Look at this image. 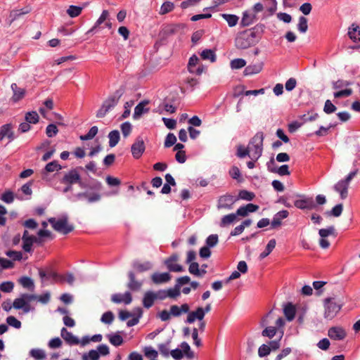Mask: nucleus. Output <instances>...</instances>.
Here are the masks:
<instances>
[{"label":"nucleus","instance_id":"1","mask_svg":"<svg viewBox=\"0 0 360 360\" xmlns=\"http://www.w3.org/2000/svg\"><path fill=\"white\" fill-rule=\"evenodd\" d=\"M264 26L257 25L251 29L240 32L235 39V46L239 49H247L256 45L262 37Z\"/></svg>","mask_w":360,"mask_h":360},{"label":"nucleus","instance_id":"2","mask_svg":"<svg viewBox=\"0 0 360 360\" xmlns=\"http://www.w3.org/2000/svg\"><path fill=\"white\" fill-rule=\"evenodd\" d=\"M264 135L262 131H259L250 140L248 148L250 154L249 157L251 160L257 161L263 153V141Z\"/></svg>","mask_w":360,"mask_h":360},{"label":"nucleus","instance_id":"3","mask_svg":"<svg viewBox=\"0 0 360 360\" xmlns=\"http://www.w3.org/2000/svg\"><path fill=\"white\" fill-rule=\"evenodd\" d=\"M123 94L124 89H119L112 95L109 96L98 110L96 117L98 118L104 117L110 110L117 105Z\"/></svg>","mask_w":360,"mask_h":360},{"label":"nucleus","instance_id":"4","mask_svg":"<svg viewBox=\"0 0 360 360\" xmlns=\"http://www.w3.org/2000/svg\"><path fill=\"white\" fill-rule=\"evenodd\" d=\"M48 221L55 231L64 235L68 234L74 230L73 225L68 224V217L67 216H63L58 220L54 217H51Z\"/></svg>","mask_w":360,"mask_h":360},{"label":"nucleus","instance_id":"5","mask_svg":"<svg viewBox=\"0 0 360 360\" xmlns=\"http://www.w3.org/2000/svg\"><path fill=\"white\" fill-rule=\"evenodd\" d=\"M80 174L77 169H72L64 174L60 179V183L65 186L63 189V193H65L72 191V185L77 184L79 180Z\"/></svg>","mask_w":360,"mask_h":360},{"label":"nucleus","instance_id":"6","mask_svg":"<svg viewBox=\"0 0 360 360\" xmlns=\"http://www.w3.org/2000/svg\"><path fill=\"white\" fill-rule=\"evenodd\" d=\"M324 318L328 320L333 319L340 311L342 304L336 302L334 298L328 297L324 300Z\"/></svg>","mask_w":360,"mask_h":360},{"label":"nucleus","instance_id":"7","mask_svg":"<svg viewBox=\"0 0 360 360\" xmlns=\"http://www.w3.org/2000/svg\"><path fill=\"white\" fill-rule=\"evenodd\" d=\"M237 200L238 198H235L231 194L221 195L217 201V209L231 210L232 209L233 204Z\"/></svg>","mask_w":360,"mask_h":360},{"label":"nucleus","instance_id":"8","mask_svg":"<svg viewBox=\"0 0 360 360\" xmlns=\"http://www.w3.org/2000/svg\"><path fill=\"white\" fill-rule=\"evenodd\" d=\"M179 260V255L177 254H173L168 258H167L164 263L169 271L172 272H181L184 271V268L181 265L176 264Z\"/></svg>","mask_w":360,"mask_h":360},{"label":"nucleus","instance_id":"9","mask_svg":"<svg viewBox=\"0 0 360 360\" xmlns=\"http://www.w3.org/2000/svg\"><path fill=\"white\" fill-rule=\"evenodd\" d=\"M302 198L297 200L294 202V205L300 210H313L316 208V205L314 201L313 198L306 197L304 195H300Z\"/></svg>","mask_w":360,"mask_h":360},{"label":"nucleus","instance_id":"10","mask_svg":"<svg viewBox=\"0 0 360 360\" xmlns=\"http://www.w3.org/2000/svg\"><path fill=\"white\" fill-rule=\"evenodd\" d=\"M328 337L333 340H342L347 336L345 330L340 326H333L328 330Z\"/></svg>","mask_w":360,"mask_h":360},{"label":"nucleus","instance_id":"11","mask_svg":"<svg viewBox=\"0 0 360 360\" xmlns=\"http://www.w3.org/2000/svg\"><path fill=\"white\" fill-rule=\"evenodd\" d=\"M145 143L142 139L138 138L132 144L131 151L133 157L135 159H139L141 157L145 151Z\"/></svg>","mask_w":360,"mask_h":360},{"label":"nucleus","instance_id":"12","mask_svg":"<svg viewBox=\"0 0 360 360\" xmlns=\"http://www.w3.org/2000/svg\"><path fill=\"white\" fill-rule=\"evenodd\" d=\"M35 295L27 293L22 294L20 297L14 300L13 307L15 309H22L24 308L25 304L27 301H33L35 300Z\"/></svg>","mask_w":360,"mask_h":360},{"label":"nucleus","instance_id":"13","mask_svg":"<svg viewBox=\"0 0 360 360\" xmlns=\"http://www.w3.org/2000/svg\"><path fill=\"white\" fill-rule=\"evenodd\" d=\"M75 198L77 200L86 198L89 203H93L101 200V195L98 193L80 192L75 195Z\"/></svg>","mask_w":360,"mask_h":360},{"label":"nucleus","instance_id":"14","mask_svg":"<svg viewBox=\"0 0 360 360\" xmlns=\"http://www.w3.org/2000/svg\"><path fill=\"white\" fill-rule=\"evenodd\" d=\"M30 11H31V8L29 6H26V7L20 8V9L12 10L10 12L8 18L7 20V22H8V25H11L15 20L18 19L22 15L30 13Z\"/></svg>","mask_w":360,"mask_h":360},{"label":"nucleus","instance_id":"15","mask_svg":"<svg viewBox=\"0 0 360 360\" xmlns=\"http://www.w3.org/2000/svg\"><path fill=\"white\" fill-rule=\"evenodd\" d=\"M111 300L116 304L124 303L125 304H129L132 301V297L131 292L127 291L124 294H113L111 296Z\"/></svg>","mask_w":360,"mask_h":360},{"label":"nucleus","instance_id":"16","mask_svg":"<svg viewBox=\"0 0 360 360\" xmlns=\"http://www.w3.org/2000/svg\"><path fill=\"white\" fill-rule=\"evenodd\" d=\"M13 127L11 124H6L0 127V141H2L5 137H7L9 141H12L15 139L13 131Z\"/></svg>","mask_w":360,"mask_h":360},{"label":"nucleus","instance_id":"17","mask_svg":"<svg viewBox=\"0 0 360 360\" xmlns=\"http://www.w3.org/2000/svg\"><path fill=\"white\" fill-rule=\"evenodd\" d=\"M149 103V101L147 100H144L141 101L134 108V112L133 115V118L134 120H137L141 117V116L143 113H147L149 112L150 109L148 108H146V106Z\"/></svg>","mask_w":360,"mask_h":360},{"label":"nucleus","instance_id":"18","mask_svg":"<svg viewBox=\"0 0 360 360\" xmlns=\"http://www.w3.org/2000/svg\"><path fill=\"white\" fill-rule=\"evenodd\" d=\"M129 281L127 283V288L132 291H138L141 289L143 282L136 280L135 274L133 271L128 273Z\"/></svg>","mask_w":360,"mask_h":360},{"label":"nucleus","instance_id":"19","mask_svg":"<svg viewBox=\"0 0 360 360\" xmlns=\"http://www.w3.org/2000/svg\"><path fill=\"white\" fill-rule=\"evenodd\" d=\"M61 337L65 341L70 345H76L79 343V340L74 336L72 333L68 331L65 328H63L60 331Z\"/></svg>","mask_w":360,"mask_h":360},{"label":"nucleus","instance_id":"20","mask_svg":"<svg viewBox=\"0 0 360 360\" xmlns=\"http://www.w3.org/2000/svg\"><path fill=\"white\" fill-rule=\"evenodd\" d=\"M334 190L340 193L341 199L344 200L347 198L348 195L349 185L344 182L342 180H340L333 186Z\"/></svg>","mask_w":360,"mask_h":360},{"label":"nucleus","instance_id":"21","mask_svg":"<svg viewBox=\"0 0 360 360\" xmlns=\"http://www.w3.org/2000/svg\"><path fill=\"white\" fill-rule=\"evenodd\" d=\"M151 280L155 284L165 283L171 280V275L167 272H155L151 276Z\"/></svg>","mask_w":360,"mask_h":360},{"label":"nucleus","instance_id":"22","mask_svg":"<svg viewBox=\"0 0 360 360\" xmlns=\"http://www.w3.org/2000/svg\"><path fill=\"white\" fill-rule=\"evenodd\" d=\"M204 311L202 307H198L195 311L188 313L186 322L188 323H193L195 320L202 321L204 319Z\"/></svg>","mask_w":360,"mask_h":360},{"label":"nucleus","instance_id":"23","mask_svg":"<svg viewBox=\"0 0 360 360\" xmlns=\"http://www.w3.org/2000/svg\"><path fill=\"white\" fill-rule=\"evenodd\" d=\"M274 163L275 162L273 158H271L270 161L267 163V167L270 172L274 173H278L281 176L290 174V172L289 171V167L288 165H281L278 169H271L270 165H274Z\"/></svg>","mask_w":360,"mask_h":360},{"label":"nucleus","instance_id":"24","mask_svg":"<svg viewBox=\"0 0 360 360\" xmlns=\"http://www.w3.org/2000/svg\"><path fill=\"white\" fill-rule=\"evenodd\" d=\"M349 39L354 42H358L360 41V28L356 23H352L348 29L347 33Z\"/></svg>","mask_w":360,"mask_h":360},{"label":"nucleus","instance_id":"25","mask_svg":"<svg viewBox=\"0 0 360 360\" xmlns=\"http://www.w3.org/2000/svg\"><path fill=\"white\" fill-rule=\"evenodd\" d=\"M289 212L287 210H281L277 212L271 222L272 228H277L281 225V220L288 217Z\"/></svg>","mask_w":360,"mask_h":360},{"label":"nucleus","instance_id":"26","mask_svg":"<svg viewBox=\"0 0 360 360\" xmlns=\"http://www.w3.org/2000/svg\"><path fill=\"white\" fill-rule=\"evenodd\" d=\"M283 313L288 321H292L295 318L296 309L291 302H288L284 305Z\"/></svg>","mask_w":360,"mask_h":360},{"label":"nucleus","instance_id":"27","mask_svg":"<svg viewBox=\"0 0 360 360\" xmlns=\"http://www.w3.org/2000/svg\"><path fill=\"white\" fill-rule=\"evenodd\" d=\"M262 68L263 63L262 62L253 65H250L245 68L244 70V74L245 75L257 74L262 71Z\"/></svg>","mask_w":360,"mask_h":360},{"label":"nucleus","instance_id":"28","mask_svg":"<svg viewBox=\"0 0 360 360\" xmlns=\"http://www.w3.org/2000/svg\"><path fill=\"white\" fill-rule=\"evenodd\" d=\"M155 300V296L154 295V292L147 291L143 295V305L145 308L149 309L153 305Z\"/></svg>","mask_w":360,"mask_h":360},{"label":"nucleus","instance_id":"29","mask_svg":"<svg viewBox=\"0 0 360 360\" xmlns=\"http://www.w3.org/2000/svg\"><path fill=\"white\" fill-rule=\"evenodd\" d=\"M11 89L13 91L12 99L14 102H17L24 97L25 94V90L24 89L18 87L15 83L11 84Z\"/></svg>","mask_w":360,"mask_h":360},{"label":"nucleus","instance_id":"30","mask_svg":"<svg viewBox=\"0 0 360 360\" xmlns=\"http://www.w3.org/2000/svg\"><path fill=\"white\" fill-rule=\"evenodd\" d=\"M132 266L136 271L141 273L150 269L152 265L149 262L141 263L139 261H134L132 264Z\"/></svg>","mask_w":360,"mask_h":360},{"label":"nucleus","instance_id":"31","mask_svg":"<svg viewBox=\"0 0 360 360\" xmlns=\"http://www.w3.org/2000/svg\"><path fill=\"white\" fill-rule=\"evenodd\" d=\"M237 219L236 213L229 214L224 216L220 221V226L224 227L233 223Z\"/></svg>","mask_w":360,"mask_h":360},{"label":"nucleus","instance_id":"32","mask_svg":"<svg viewBox=\"0 0 360 360\" xmlns=\"http://www.w3.org/2000/svg\"><path fill=\"white\" fill-rule=\"evenodd\" d=\"M276 244V240L271 239L269 241L267 245L266 246L265 250L259 255V259H263L265 257H266L275 248Z\"/></svg>","mask_w":360,"mask_h":360},{"label":"nucleus","instance_id":"33","mask_svg":"<svg viewBox=\"0 0 360 360\" xmlns=\"http://www.w3.org/2000/svg\"><path fill=\"white\" fill-rule=\"evenodd\" d=\"M109 146L111 148L115 147L119 142L120 136L117 130L111 131L108 134Z\"/></svg>","mask_w":360,"mask_h":360},{"label":"nucleus","instance_id":"34","mask_svg":"<svg viewBox=\"0 0 360 360\" xmlns=\"http://www.w3.org/2000/svg\"><path fill=\"white\" fill-rule=\"evenodd\" d=\"M77 184L79 185V186L81 188H91V189H94V190H98V191L100 190L102 186L101 183L98 181H95L93 183L92 186H89L88 184L85 183L84 181H83L82 180L81 176H79V180L77 182Z\"/></svg>","mask_w":360,"mask_h":360},{"label":"nucleus","instance_id":"35","mask_svg":"<svg viewBox=\"0 0 360 360\" xmlns=\"http://www.w3.org/2000/svg\"><path fill=\"white\" fill-rule=\"evenodd\" d=\"M255 18V15H251L247 11L244 12L240 21V25L243 27H248L254 22Z\"/></svg>","mask_w":360,"mask_h":360},{"label":"nucleus","instance_id":"36","mask_svg":"<svg viewBox=\"0 0 360 360\" xmlns=\"http://www.w3.org/2000/svg\"><path fill=\"white\" fill-rule=\"evenodd\" d=\"M188 271L191 274H193L197 276H201L206 274L205 270L199 269V264L197 262L190 263Z\"/></svg>","mask_w":360,"mask_h":360},{"label":"nucleus","instance_id":"37","mask_svg":"<svg viewBox=\"0 0 360 360\" xmlns=\"http://www.w3.org/2000/svg\"><path fill=\"white\" fill-rule=\"evenodd\" d=\"M22 240V249L26 252H31L32 251V245L36 240V236H32L30 238H25Z\"/></svg>","mask_w":360,"mask_h":360},{"label":"nucleus","instance_id":"38","mask_svg":"<svg viewBox=\"0 0 360 360\" xmlns=\"http://www.w3.org/2000/svg\"><path fill=\"white\" fill-rule=\"evenodd\" d=\"M200 56L203 60H210L212 63L215 62L217 57L214 51L211 49H205L200 53Z\"/></svg>","mask_w":360,"mask_h":360},{"label":"nucleus","instance_id":"39","mask_svg":"<svg viewBox=\"0 0 360 360\" xmlns=\"http://www.w3.org/2000/svg\"><path fill=\"white\" fill-rule=\"evenodd\" d=\"M221 16L227 22L230 27L235 26L238 21V17L233 14L222 13Z\"/></svg>","mask_w":360,"mask_h":360},{"label":"nucleus","instance_id":"40","mask_svg":"<svg viewBox=\"0 0 360 360\" xmlns=\"http://www.w3.org/2000/svg\"><path fill=\"white\" fill-rule=\"evenodd\" d=\"M182 25L181 24H170L163 28V32L167 35L175 34Z\"/></svg>","mask_w":360,"mask_h":360},{"label":"nucleus","instance_id":"41","mask_svg":"<svg viewBox=\"0 0 360 360\" xmlns=\"http://www.w3.org/2000/svg\"><path fill=\"white\" fill-rule=\"evenodd\" d=\"M18 282L23 288L31 290L34 288V282L30 277L22 276L18 280Z\"/></svg>","mask_w":360,"mask_h":360},{"label":"nucleus","instance_id":"42","mask_svg":"<svg viewBox=\"0 0 360 360\" xmlns=\"http://www.w3.org/2000/svg\"><path fill=\"white\" fill-rule=\"evenodd\" d=\"M61 169H62L61 165H59L56 160H54V161H52V162L48 163L46 165L44 170H45V172L49 173V172H53L54 171H58V170H60Z\"/></svg>","mask_w":360,"mask_h":360},{"label":"nucleus","instance_id":"43","mask_svg":"<svg viewBox=\"0 0 360 360\" xmlns=\"http://www.w3.org/2000/svg\"><path fill=\"white\" fill-rule=\"evenodd\" d=\"M82 11V7L71 5L68 8L67 13L71 18H75V17L79 16L81 14Z\"/></svg>","mask_w":360,"mask_h":360},{"label":"nucleus","instance_id":"44","mask_svg":"<svg viewBox=\"0 0 360 360\" xmlns=\"http://www.w3.org/2000/svg\"><path fill=\"white\" fill-rule=\"evenodd\" d=\"M25 121L29 124H36L39 122V117L37 112H28L25 115Z\"/></svg>","mask_w":360,"mask_h":360},{"label":"nucleus","instance_id":"45","mask_svg":"<svg viewBox=\"0 0 360 360\" xmlns=\"http://www.w3.org/2000/svg\"><path fill=\"white\" fill-rule=\"evenodd\" d=\"M174 8V5L172 2L165 1L161 6L159 13L160 15H165L173 11Z\"/></svg>","mask_w":360,"mask_h":360},{"label":"nucleus","instance_id":"46","mask_svg":"<svg viewBox=\"0 0 360 360\" xmlns=\"http://www.w3.org/2000/svg\"><path fill=\"white\" fill-rule=\"evenodd\" d=\"M278 330L276 327L274 326H268L266 327L262 332V335L264 337H267L269 338H272L276 334Z\"/></svg>","mask_w":360,"mask_h":360},{"label":"nucleus","instance_id":"47","mask_svg":"<svg viewBox=\"0 0 360 360\" xmlns=\"http://www.w3.org/2000/svg\"><path fill=\"white\" fill-rule=\"evenodd\" d=\"M108 337L110 342L114 346H120L123 343V338L120 335H108Z\"/></svg>","mask_w":360,"mask_h":360},{"label":"nucleus","instance_id":"48","mask_svg":"<svg viewBox=\"0 0 360 360\" xmlns=\"http://www.w3.org/2000/svg\"><path fill=\"white\" fill-rule=\"evenodd\" d=\"M98 131V127L94 126L89 129L86 134L80 136V139L82 141L91 140L97 134Z\"/></svg>","mask_w":360,"mask_h":360},{"label":"nucleus","instance_id":"49","mask_svg":"<svg viewBox=\"0 0 360 360\" xmlns=\"http://www.w3.org/2000/svg\"><path fill=\"white\" fill-rule=\"evenodd\" d=\"M255 197V195L254 193L248 191L247 190H241L239 191L238 193V198L248 201L252 200Z\"/></svg>","mask_w":360,"mask_h":360},{"label":"nucleus","instance_id":"50","mask_svg":"<svg viewBox=\"0 0 360 360\" xmlns=\"http://www.w3.org/2000/svg\"><path fill=\"white\" fill-rule=\"evenodd\" d=\"M109 16V13L107 10H103L101 15L95 23V25L89 31L93 32L98 26L105 22Z\"/></svg>","mask_w":360,"mask_h":360},{"label":"nucleus","instance_id":"51","mask_svg":"<svg viewBox=\"0 0 360 360\" xmlns=\"http://www.w3.org/2000/svg\"><path fill=\"white\" fill-rule=\"evenodd\" d=\"M343 211V205L342 204H338L335 207L332 208V210L327 212V214L330 216H333L335 217H338L342 214Z\"/></svg>","mask_w":360,"mask_h":360},{"label":"nucleus","instance_id":"52","mask_svg":"<svg viewBox=\"0 0 360 360\" xmlns=\"http://www.w3.org/2000/svg\"><path fill=\"white\" fill-rule=\"evenodd\" d=\"M99 353L94 349L90 350L88 353H84L82 356V360H98Z\"/></svg>","mask_w":360,"mask_h":360},{"label":"nucleus","instance_id":"53","mask_svg":"<svg viewBox=\"0 0 360 360\" xmlns=\"http://www.w3.org/2000/svg\"><path fill=\"white\" fill-rule=\"evenodd\" d=\"M298 30L302 33H305L308 30L307 19L304 16H300L297 25Z\"/></svg>","mask_w":360,"mask_h":360},{"label":"nucleus","instance_id":"54","mask_svg":"<svg viewBox=\"0 0 360 360\" xmlns=\"http://www.w3.org/2000/svg\"><path fill=\"white\" fill-rule=\"evenodd\" d=\"M30 354L31 356L37 360H42L46 358L44 352L39 349H32L30 352Z\"/></svg>","mask_w":360,"mask_h":360},{"label":"nucleus","instance_id":"55","mask_svg":"<svg viewBox=\"0 0 360 360\" xmlns=\"http://www.w3.org/2000/svg\"><path fill=\"white\" fill-rule=\"evenodd\" d=\"M170 342H171V340H169L167 341L166 343H162V344L158 345L159 352H160V354L162 355H163L165 357L169 356V345Z\"/></svg>","mask_w":360,"mask_h":360},{"label":"nucleus","instance_id":"56","mask_svg":"<svg viewBox=\"0 0 360 360\" xmlns=\"http://www.w3.org/2000/svg\"><path fill=\"white\" fill-rule=\"evenodd\" d=\"M6 255L14 261H20L22 259V254L20 251L8 250L6 252Z\"/></svg>","mask_w":360,"mask_h":360},{"label":"nucleus","instance_id":"57","mask_svg":"<svg viewBox=\"0 0 360 360\" xmlns=\"http://www.w3.org/2000/svg\"><path fill=\"white\" fill-rule=\"evenodd\" d=\"M6 323L17 329H19L21 328V322L18 320L15 316H9L6 318Z\"/></svg>","mask_w":360,"mask_h":360},{"label":"nucleus","instance_id":"58","mask_svg":"<svg viewBox=\"0 0 360 360\" xmlns=\"http://www.w3.org/2000/svg\"><path fill=\"white\" fill-rule=\"evenodd\" d=\"M246 61L242 58H236L231 61V67L232 69H240L245 67Z\"/></svg>","mask_w":360,"mask_h":360},{"label":"nucleus","instance_id":"59","mask_svg":"<svg viewBox=\"0 0 360 360\" xmlns=\"http://www.w3.org/2000/svg\"><path fill=\"white\" fill-rule=\"evenodd\" d=\"M176 142V136L172 133H169L165 139V148H169L175 144Z\"/></svg>","mask_w":360,"mask_h":360},{"label":"nucleus","instance_id":"60","mask_svg":"<svg viewBox=\"0 0 360 360\" xmlns=\"http://www.w3.org/2000/svg\"><path fill=\"white\" fill-rule=\"evenodd\" d=\"M14 288V283L12 281H5L0 284V290L4 292H11Z\"/></svg>","mask_w":360,"mask_h":360},{"label":"nucleus","instance_id":"61","mask_svg":"<svg viewBox=\"0 0 360 360\" xmlns=\"http://www.w3.org/2000/svg\"><path fill=\"white\" fill-rule=\"evenodd\" d=\"M58 132V129L56 124H50L46 127V134L48 137H53L55 136Z\"/></svg>","mask_w":360,"mask_h":360},{"label":"nucleus","instance_id":"62","mask_svg":"<svg viewBox=\"0 0 360 360\" xmlns=\"http://www.w3.org/2000/svg\"><path fill=\"white\" fill-rule=\"evenodd\" d=\"M1 200L8 204L13 202L14 200L13 193L11 191H5L1 195Z\"/></svg>","mask_w":360,"mask_h":360},{"label":"nucleus","instance_id":"63","mask_svg":"<svg viewBox=\"0 0 360 360\" xmlns=\"http://www.w3.org/2000/svg\"><path fill=\"white\" fill-rule=\"evenodd\" d=\"M114 320V314L112 311H106L105 312L101 319V321L103 323L110 324Z\"/></svg>","mask_w":360,"mask_h":360},{"label":"nucleus","instance_id":"64","mask_svg":"<svg viewBox=\"0 0 360 360\" xmlns=\"http://www.w3.org/2000/svg\"><path fill=\"white\" fill-rule=\"evenodd\" d=\"M121 131L124 137H127L131 132V124L129 122H125L121 124Z\"/></svg>","mask_w":360,"mask_h":360}]
</instances>
